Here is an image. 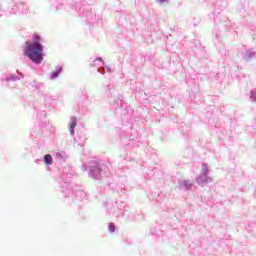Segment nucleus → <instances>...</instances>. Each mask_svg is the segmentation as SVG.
Instances as JSON below:
<instances>
[{"label": "nucleus", "instance_id": "nucleus-9", "mask_svg": "<svg viewBox=\"0 0 256 256\" xmlns=\"http://www.w3.org/2000/svg\"><path fill=\"white\" fill-rule=\"evenodd\" d=\"M98 61H101V58H98Z\"/></svg>", "mask_w": 256, "mask_h": 256}, {"label": "nucleus", "instance_id": "nucleus-7", "mask_svg": "<svg viewBox=\"0 0 256 256\" xmlns=\"http://www.w3.org/2000/svg\"><path fill=\"white\" fill-rule=\"evenodd\" d=\"M253 101H256V93L252 95Z\"/></svg>", "mask_w": 256, "mask_h": 256}, {"label": "nucleus", "instance_id": "nucleus-5", "mask_svg": "<svg viewBox=\"0 0 256 256\" xmlns=\"http://www.w3.org/2000/svg\"><path fill=\"white\" fill-rule=\"evenodd\" d=\"M59 73H61V68H57V70L52 73V79H57Z\"/></svg>", "mask_w": 256, "mask_h": 256}, {"label": "nucleus", "instance_id": "nucleus-6", "mask_svg": "<svg viewBox=\"0 0 256 256\" xmlns=\"http://www.w3.org/2000/svg\"><path fill=\"white\" fill-rule=\"evenodd\" d=\"M108 230L110 231V233H115V224L110 223L108 225Z\"/></svg>", "mask_w": 256, "mask_h": 256}, {"label": "nucleus", "instance_id": "nucleus-1", "mask_svg": "<svg viewBox=\"0 0 256 256\" xmlns=\"http://www.w3.org/2000/svg\"><path fill=\"white\" fill-rule=\"evenodd\" d=\"M24 49L25 57H28L32 63L41 64L43 62V46L41 45V36L33 34L32 42L26 41Z\"/></svg>", "mask_w": 256, "mask_h": 256}, {"label": "nucleus", "instance_id": "nucleus-2", "mask_svg": "<svg viewBox=\"0 0 256 256\" xmlns=\"http://www.w3.org/2000/svg\"><path fill=\"white\" fill-rule=\"evenodd\" d=\"M44 161L46 165H51L53 163V157L51 156V154L45 155Z\"/></svg>", "mask_w": 256, "mask_h": 256}, {"label": "nucleus", "instance_id": "nucleus-3", "mask_svg": "<svg viewBox=\"0 0 256 256\" xmlns=\"http://www.w3.org/2000/svg\"><path fill=\"white\" fill-rule=\"evenodd\" d=\"M75 127H77V121L73 120L71 123H70V133L73 135L75 133Z\"/></svg>", "mask_w": 256, "mask_h": 256}, {"label": "nucleus", "instance_id": "nucleus-8", "mask_svg": "<svg viewBox=\"0 0 256 256\" xmlns=\"http://www.w3.org/2000/svg\"><path fill=\"white\" fill-rule=\"evenodd\" d=\"M159 1V3H166L167 2V0H158Z\"/></svg>", "mask_w": 256, "mask_h": 256}, {"label": "nucleus", "instance_id": "nucleus-4", "mask_svg": "<svg viewBox=\"0 0 256 256\" xmlns=\"http://www.w3.org/2000/svg\"><path fill=\"white\" fill-rule=\"evenodd\" d=\"M202 183H209L212 181V179L210 177H207L206 175H203L200 177Z\"/></svg>", "mask_w": 256, "mask_h": 256}]
</instances>
